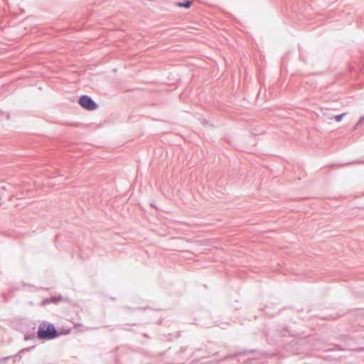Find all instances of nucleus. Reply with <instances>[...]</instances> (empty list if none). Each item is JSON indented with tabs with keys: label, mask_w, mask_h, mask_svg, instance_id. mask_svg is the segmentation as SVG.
Segmentation results:
<instances>
[{
	"label": "nucleus",
	"mask_w": 364,
	"mask_h": 364,
	"mask_svg": "<svg viewBox=\"0 0 364 364\" xmlns=\"http://www.w3.org/2000/svg\"><path fill=\"white\" fill-rule=\"evenodd\" d=\"M9 358V357H6L3 359V360H8Z\"/></svg>",
	"instance_id": "nucleus-9"
},
{
	"label": "nucleus",
	"mask_w": 364,
	"mask_h": 364,
	"mask_svg": "<svg viewBox=\"0 0 364 364\" xmlns=\"http://www.w3.org/2000/svg\"><path fill=\"white\" fill-rule=\"evenodd\" d=\"M364 122V116H362L360 119H359V121L357 123V126L358 125H360L361 123H363Z\"/></svg>",
	"instance_id": "nucleus-6"
},
{
	"label": "nucleus",
	"mask_w": 364,
	"mask_h": 364,
	"mask_svg": "<svg viewBox=\"0 0 364 364\" xmlns=\"http://www.w3.org/2000/svg\"><path fill=\"white\" fill-rule=\"evenodd\" d=\"M346 115V113H342L341 114H338V115H336V116H331L329 117V119H333L334 118L337 122H339L341 121L343 117Z\"/></svg>",
	"instance_id": "nucleus-5"
},
{
	"label": "nucleus",
	"mask_w": 364,
	"mask_h": 364,
	"mask_svg": "<svg viewBox=\"0 0 364 364\" xmlns=\"http://www.w3.org/2000/svg\"><path fill=\"white\" fill-rule=\"evenodd\" d=\"M57 300L58 299L55 297H52L50 299H45L42 301V305L45 306L47 305L48 304H50V302H56Z\"/></svg>",
	"instance_id": "nucleus-3"
},
{
	"label": "nucleus",
	"mask_w": 364,
	"mask_h": 364,
	"mask_svg": "<svg viewBox=\"0 0 364 364\" xmlns=\"http://www.w3.org/2000/svg\"><path fill=\"white\" fill-rule=\"evenodd\" d=\"M176 5L180 7L189 8L191 6V1L188 0H186L184 3L179 2V3H177Z\"/></svg>",
	"instance_id": "nucleus-4"
},
{
	"label": "nucleus",
	"mask_w": 364,
	"mask_h": 364,
	"mask_svg": "<svg viewBox=\"0 0 364 364\" xmlns=\"http://www.w3.org/2000/svg\"><path fill=\"white\" fill-rule=\"evenodd\" d=\"M81 326V324H80V323H75V327H77V326Z\"/></svg>",
	"instance_id": "nucleus-8"
},
{
	"label": "nucleus",
	"mask_w": 364,
	"mask_h": 364,
	"mask_svg": "<svg viewBox=\"0 0 364 364\" xmlns=\"http://www.w3.org/2000/svg\"><path fill=\"white\" fill-rule=\"evenodd\" d=\"M79 104L85 109L92 111L97 107V105L95 101L87 95H82L79 100Z\"/></svg>",
	"instance_id": "nucleus-2"
},
{
	"label": "nucleus",
	"mask_w": 364,
	"mask_h": 364,
	"mask_svg": "<svg viewBox=\"0 0 364 364\" xmlns=\"http://www.w3.org/2000/svg\"><path fill=\"white\" fill-rule=\"evenodd\" d=\"M29 350L28 348H24V349H22V350L19 352V354H21V353H23V352H25V351H27V350Z\"/></svg>",
	"instance_id": "nucleus-7"
},
{
	"label": "nucleus",
	"mask_w": 364,
	"mask_h": 364,
	"mask_svg": "<svg viewBox=\"0 0 364 364\" xmlns=\"http://www.w3.org/2000/svg\"><path fill=\"white\" fill-rule=\"evenodd\" d=\"M58 336L53 324L41 323L38 326V337L42 340H51Z\"/></svg>",
	"instance_id": "nucleus-1"
}]
</instances>
